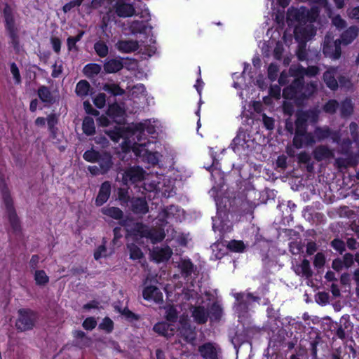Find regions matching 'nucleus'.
Returning a JSON list of instances; mask_svg holds the SVG:
<instances>
[{
    "instance_id": "1",
    "label": "nucleus",
    "mask_w": 359,
    "mask_h": 359,
    "mask_svg": "<svg viewBox=\"0 0 359 359\" xmlns=\"http://www.w3.org/2000/svg\"><path fill=\"white\" fill-rule=\"evenodd\" d=\"M304 78L295 79L291 85L283 90V94L287 99H292L298 95L304 97L311 96L318 88V82L312 81L303 84Z\"/></svg>"
},
{
    "instance_id": "2",
    "label": "nucleus",
    "mask_w": 359,
    "mask_h": 359,
    "mask_svg": "<svg viewBox=\"0 0 359 359\" xmlns=\"http://www.w3.org/2000/svg\"><path fill=\"white\" fill-rule=\"evenodd\" d=\"M18 317L15 322L16 328L21 331L32 330L37 319L36 313L29 309H21L18 310Z\"/></svg>"
},
{
    "instance_id": "3",
    "label": "nucleus",
    "mask_w": 359,
    "mask_h": 359,
    "mask_svg": "<svg viewBox=\"0 0 359 359\" xmlns=\"http://www.w3.org/2000/svg\"><path fill=\"white\" fill-rule=\"evenodd\" d=\"M341 42L339 39L333 41L330 36H325L323 45V53L325 56L337 60L341 54Z\"/></svg>"
},
{
    "instance_id": "4",
    "label": "nucleus",
    "mask_w": 359,
    "mask_h": 359,
    "mask_svg": "<svg viewBox=\"0 0 359 359\" xmlns=\"http://www.w3.org/2000/svg\"><path fill=\"white\" fill-rule=\"evenodd\" d=\"M236 299V309L238 313H244L248 311L249 306L253 303H259V297L253 296L250 293H236L234 294Z\"/></svg>"
},
{
    "instance_id": "5",
    "label": "nucleus",
    "mask_w": 359,
    "mask_h": 359,
    "mask_svg": "<svg viewBox=\"0 0 359 359\" xmlns=\"http://www.w3.org/2000/svg\"><path fill=\"white\" fill-rule=\"evenodd\" d=\"M198 353L203 359H219L222 350L215 342H206L198 346Z\"/></svg>"
},
{
    "instance_id": "6",
    "label": "nucleus",
    "mask_w": 359,
    "mask_h": 359,
    "mask_svg": "<svg viewBox=\"0 0 359 359\" xmlns=\"http://www.w3.org/2000/svg\"><path fill=\"white\" fill-rule=\"evenodd\" d=\"M3 198L10 224L14 231H18L20 229V224L17 214L13 207L12 199L7 193L4 194Z\"/></svg>"
},
{
    "instance_id": "7",
    "label": "nucleus",
    "mask_w": 359,
    "mask_h": 359,
    "mask_svg": "<svg viewBox=\"0 0 359 359\" xmlns=\"http://www.w3.org/2000/svg\"><path fill=\"white\" fill-rule=\"evenodd\" d=\"M212 229L215 231L226 232L231 229L228 215L225 210H218L212 217Z\"/></svg>"
},
{
    "instance_id": "8",
    "label": "nucleus",
    "mask_w": 359,
    "mask_h": 359,
    "mask_svg": "<svg viewBox=\"0 0 359 359\" xmlns=\"http://www.w3.org/2000/svg\"><path fill=\"white\" fill-rule=\"evenodd\" d=\"M314 135L318 142L330 137L333 142L339 143L340 135L339 131H333L328 126L316 127L314 130Z\"/></svg>"
},
{
    "instance_id": "9",
    "label": "nucleus",
    "mask_w": 359,
    "mask_h": 359,
    "mask_svg": "<svg viewBox=\"0 0 359 359\" xmlns=\"http://www.w3.org/2000/svg\"><path fill=\"white\" fill-rule=\"evenodd\" d=\"M115 13L120 18H128L136 15L133 4L126 0H118L114 5Z\"/></svg>"
},
{
    "instance_id": "10",
    "label": "nucleus",
    "mask_w": 359,
    "mask_h": 359,
    "mask_svg": "<svg viewBox=\"0 0 359 359\" xmlns=\"http://www.w3.org/2000/svg\"><path fill=\"white\" fill-rule=\"evenodd\" d=\"M144 171L140 167H131L124 172L122 181L124 184H133L144 178Z\"/></svg>"
},
{
    "instance_id": "11",
    "label": "nucleus",
    "mask_w": 359,
    "mask_h": 359,
    "mask_svg": "<svg viewBox=\"0 0 359 359\" xmlns=\"http://www.w3.org/2000/svg\"><path fill=\"white\" fill-rule=\"evenodd\" d=\"M178 332L180 336L187 342H193L196 338V332L194 328L191 327L188 320L185 318H181L180 320V327Z\"/></svg>"
},
{
    "instance_id": "12",
    "label": "nucleus",
    "mask_w": 359,
    "mask_h": 359,
    "mask_svg": "<svg viewBox=\"0 0 359 359\" xmlns=\"http://www.w3.org/2000/svg\"><path fill=\"white\" fill-rule=\"evenodd\" d=\"M3 16L5 21L6 29L8 32L18 31L15 24L14 11L8 4L5 5L3 11Z\"/></svg>"
},
{
    "instance_id": "13",
    "label": "nucleus",
    "mask_w": 359,
    "mask_h": 359,
    "mask_svg": "<svg viewBox=\"0 0 359 359\" xmlns=\"http://www.w3.org/2000/svg\"><path fill=\"white\" fill-rule=\"evenodd\" d=\"M129 208L135 214L144 215L149 211L147 202L143 198H132L130 201Z\"/></svg>"
},
{
    "instance_id": "14",
    "label": "nucleus",
    "mask_w": 359,
    "mask_h": 359,
    "mask_svg": "<svg viewBox=\"0 0 359 359\" xmlns=\"http://www.w3.org/2000/svg\"><path fill=\"white\" fill-rule=\"evenodd\" d=\"M290 72L297 78H303L304 76H315L319 73V68L316 66H309L304 68L302 66L291 67Z\"/></svg>"
},
{
    "instance_id": "15",
    "label": "nucleus",
    "mask_w": 359,
    "mask_h": 359,
    "mask_svg": "<svg viewBox=\"0 0 359 359\" xmlns=\"http://www.w3.org/2000/svg\"><path fill=\"white\" fill-rule=\"evenodd\" d=\"M313 156L317 161H322L334 158V154L327 146L319 145L313 149Z\"/></svg>"
},
{
    "instance_id": "16",
    "label": "nucleus",
    "mask_w": 359,
    "mask_h": 359,
    "mask_svg": "<svg viewBox=\"0 0 359 359\" xmlns=\"http://www.w3.org/2000/svg\"><path fill=\"white\" fill-rule=\"evenodd\" d=\"M359 28L357 26H351L340 36V39H338L341 44L347 46L351 43L358 36Z\"/></svg>"
},
{
    "instance_id": "17",
    "label": "nucleus",
    "mask_w": 359,
    "mask_h": 359,
    "mask_svg": "<svg viewBox=\"0 0 359 359\" xmlns=\"http://www.w3.org/2000/svg\"><path fill=\"white\" fill-rule=\"evenodd\" d=\"M142 236L149 239L152 243L161 242L165 237L163 231L161 229H147L142 231Z\"/></svg>"
},
{
    "instance_id": "18",
    "label": "nucleus",
    "mask_w": 359,
    "mask_h": 359,
    "mask_svg": "<svg viewBox=\"0 0 359 359\" xmlns=\"http://www.w3.org/2000/svg\"><path fill=\"white\" fill-rule=\"evenodd\" d=\"M115 47L121 53H129L137 50L139 44L135 40H120L115 44Z\"/></svg>"
},
{
    "instance_id": "19",
    "label": "nucleus",
    "mask_w": 359,
    "mask_h": 359,
    "mask_svg": "<svg viewBox=\"0 0 359 359\" xmlns=\"http://www.w3.org/2000/svg\"><path fill=\"white\" fill-rule=\"evenodd\" d=\"M143 297L147 300H152L156 303L163 301V294L156 286H149L142 292Z\"/></svg>"
},
{
    "instance_id": "20",
    "label": "nucleus",
    "mask_w": 359,
    "mask_h": 359,
    "mask_svg": "<svg viewBox=\"0 0 359 359\" xmlns=\"http://www.w3.org/2000/svg\"><path fill=\"white\" fill-rule=\"evenodd\" d=\"M172 250L169 247L165 248H154L151 252L154 259L157 262L167 261L172 255Z\"/></svg>"
},
{
    "instance_id": "21",
    "label": "nucleus",
    "mask_w": 359,
    "mask_h": 359,
    "mask_svg": "<svg viewBox=\"0 0 359 359\" xmlns=\"http://www.w3.org/2000/svg\"><path fill=\"white\" fill-rule=\"evenodd\" d=\"M111 194V184L109 182L102 184L98 195L96 198V205L98 206L104 204L109 198Z\"/></svg>"
},
{
    "instance_id": "22",
    "label": "nucleus",
    "mask_w": 359,
    "mask_h": 359,
    "mask_svg": "<svg viewBox=\"0 0 359 359\" xmlns=\"http://www.w3.org/2000/svg\"><path fill=\"white\" fill-rule=\"evenodd\" d=\"M337 68L330 67L323 74V79L327 87L332 90H335L338 87V83L335 79Z\"/></svg>"
},
{
    "instance_id": "23",
    "label": "nucleus",
    "mask_w": 359,
    "mask_h": 359,
    "mask_svg": "<svg viewBox=\"0 0 359 359\" xmlns=\"http://www.w3.org/2000/svg\"><path fill=\"white\" fill-rule=\"evenodd\" d=\"M178 268L184 278L191 276L196 270V267L189 259H181L178 263Z\"/></svg>"
},
{
    "instance_id": "24",
    "label": "nucleus",
    "mask_w": 359,
    "mask_h": 359,
    "mask_svg": "<svg viewBox=\"0 0 359 359\" xmlns=\"http://www.w3.org/2000/svg\"><path fill=\"white\" fill-rule=\"evenodd\" d=\"M191 312L192 316L197 323L204 324L207 322L209 313L203 306L193 307Z\"/></svg>"
},
{
    "instance_id": "25",
    "label": "nucleus",
    "mask_w": 359,
    "mask_h": 359,
    "mask_svg": "<svg viewBox=\"0 0 359 359\" xmlns=\"http://www.w3.org/2000/svg\"><path fill=\"white\" fill-rule=\"evenodd\" d=\"M295 273L306 278H309L313 275V271L311 269L310 262L308 259H303L301 264L294 266Z\"/></svg>"
},
{
    "instance_id": "26",
    "label": "nucleus",
    "mask_w": 359,
    "mask_h": 359,
    "mask_svg": "<svg viewBox=\"0 0 359 359\" xmlns=\"http://www.w3.org/2000/svg\"><path fill=\"white\" fill-rule=\"evenodd\" d=\"M137 141L135 142L133 146V151L137 156L142 157L144 159V158L149 152V150L146 147L147 144H149V142H142L141 136L139 137L138 135H137Z\"/></svg>"
},
{
    "instance_id": "27",
    "label": "nucleus",
    "mask_w": 359,
    "mask_h": 359,
    "mask_svg": "<svg viewBox=\"0 0 359 359\" xmlns=\"http://www.w3.org/2000/svg\"><path fill=\"white\" fill-rule=\"evenodd\" d=\"M123 67L121 59L114 58L107 60L104 65V69L107 73H115Z\"/></svg>"
},
{
    "instance_id": "28",
    "label": "nucleus",
    "mask_w": 359,
    "mask_h": 359,
    "mask_svg": "<svg viewBox=\"0 0 359 359\" xmlns=\"http://www.w3.org/2000/svg\"><path fill=\"white\" fill-rule=\"evenodd\" d=\"M37 95L41 102L46 104H51L55 102L52 93L48 87L46 86H41L39 88Z\"/></svg>"
},
{
    "instance_id": "29",
    "label": "nucleus",
    "mask_w": 359,
    "mask_h": 359,
    "mask_svg": "<svg viewBox=\"0 0 359 359\" xmlns=\"http://www.w3.org/2000/svg\"><path fill=\"white\" fill-rule=\"evenodd\" d=\"M170 326L171 325L166 323H158L154 326L153 330L156 332L168 338L174 334V328L170 327Z\"/></svg>"
},
{
    "instance_id": "30",
    "label": "nucleus",
    "mask_w": 359,
    "mask_h": 359,
    "mask_svg": "<svg viewBox=\"0 0 359 359\" xmlns=\"http://www.w3.org/2000/svg\"><path fill=\"white\" fill-rule=\"evenodd\" d=\"M82 128L86 135L89 136L95 134V126L93 118L90 116L85 117L83 121Z\"/></svg>"
},
{
    "instance_id": "31",
    "label": "nucleus",
    "mask_w": 359,
    "mask_h": 359,
    "mask_svg": "<svg viewBox=\"0 0 359 359\" xmlns=\"http://www.w3.org/2000/svg\"><path fill=\"white\" fill-rule=\"evenodd\" d=\"M102 212L114 219H121L123 218V211L116 207H108L102 209Z\"/></svg>"
},
{
    "instance_id": "32",
    "label": "nucleus",
    "mask_w": 359,
    "mask_h": 359,
    "mask_svg": "<svg viewBox=\"0 0 359 359\" xmlns=\"http://www.w3.org/2000/svg\"><path fill=\"white\" fill-rule=\"evenodd\" d=\"M90 89V83L86 80H81L76 84L75 92L78 96L83 97L88 95Z\"/></svg>"
},
{
    "instance_id": "33",
    "label": "nucleus",
    "mask_w": 359,
    "mask_h": 359,
    "mask_svg": "<svg viewBox=\"0 0 359 359\" xmlns=\"http://www.w3.org/2000/svg\"><path fill=\"white\" fill-rule=\"evenodd\" d=\"M108 115L115 118L116 121L119 122L124 115V111L117 104H113L108 109Z\"/></svg>"
},
{
    "instance_id": "34",
    "label": "nucleus",
    "mask_w": 359,
    "mask_h": 359,
    "mask_svg": "<svg viewBox=\"0 0 359 359\" xmlns=\"http://www.w3.org/2000/svg\"><path fill=\"white\" fill-rule=\"evenodd\" d=\"M101 71V66L97 64H88L83 68V73L88 77H94Z\"/></svg>"
},
{
    "instance_id": "35",
    "label": "nucleus",
    "mask_w": 359,
    "mask_h": 359,
    "mask_svg": "<svg viewBox=\"0 0 359 359\" xmlns=\"http://www.w3.org/2000/svg\"><path fill=\"white\" fill-rule=\"evenodd\" d=\"M306 130L307 121L301 114H299L295 121V133H304Z\"/></svg>"
},
{
    "instance_id": "36",
    "label": "nucleus",
    "mask_w": 359,
    "mask_h": 359,
    "mask_svg": "<svg viewBox=\"0 0 359 359\" xmlns=\"http://www.w3.org/2000/svg\"><path fill=\"white\" fill-rule=\"evenodd\" d=\"M103 90L111 93L113 95H123L125 90L122 89L118 85L115 83H106L103 86Z\"/></svg>"
},
{
    "instance_id": "37",
    "label": "nucleus",
    "mask_w": 359,
    "mask_h": 359,
    "mask_svg": "<svg viewBox=\"0 0 359 359\" xmlns=\"http://www.w3.org/2000/svg\"><path fill=\"white\" fill-rule=\"evenodd\" d=\"M341 114L342 116H348L353 111V105L349 99H346L341 104Z\"/></svg>"
},
{
    "instance_id": "38",
    "label": "nucleus",
    "mask_w": 359,
    "mask_h": 359,
    "mask_svg": "<svg viewBox=\"0 0 359 359\" xmlns=\"http://www.w3.org/2000/svg\"><path fill=\"white\" fill-rule=\"evenodd\" d=\"M127 248L130 252V258L132 259H140L143 257L140 248L134 243L128 244Z\"/></svg>"
},
{
    "instance_id": "39",
    "label": "nucleus",
    "mask_w": 359,
    "mask_h": 359,
    "mask_svg": "<svg viewBox=\"0 0 359 359\" xmlns=\"http://www.w3.org/2000/svg\"><path fill=\"white\" fill-rule=\"evenodd\" d=\"M297 56L299 60L304 61L308 59V50L306 48V43L304 41L299 42L296 50Z\"/></svg>"
},
{
    "instance_id": "40",
    "label": "nucleus",
    "mask_w": 359,
    "mask_h": 359,
    "mask_svg": "<svg viewBox=\"0 0 359 359\" xmlns=\"http://www.w3.org/2000/svg\"><path fill=\"white\" fill-rule=\"evenodd\" d=\"M210 318L212 320H219L222 314V309L221 306L217 304L214 303L208 312Z\"/></svg>"
},
{
    "instance_id": "41",
    "label": "nucleus",
    "mask_w": 359,
    "mask_h": 359,
    "mask_svg": "<svg viewBox=\"0 0 359 359\" xmlns=\"http://www.w3.org/2000/svg\"><path fill=\"white\" fill-rule=\"evenodd\" d=\"M94 49L97 54L102 57H106L108 55V46L103 41H98L95 43Z\"/></svg>"
},
{
    "instance_id": "42",
    "label": "nucleus",
    "mask_w": 359,
    "mask_h": 359,
    "mask_svg": "<svg viewBox=\"0 0 359 359\" xmlns=\"http://www.w3.org/2000/svg\"><path fill=\"white\" fill-rule=\"evenodd\" d=\"M129 29L133 34H137L144 32L146 27L143 22L134 20L130 24Z\"/></svg>"
},
{
    "instance_id": "43",
    "label": "nucleus",
    "mask_w": 359,
    "mask_h": 359,
    "mask_svg": "<svg viewBox=\"0 0 359 359\" xmlns=\"http://www.w3.org/2000/svg\"><path fill=\"white\" fill-rule=\"evenodd\" d=\"M165 317L169 322H175L178 318V313L176 309L173 306H168L165 307Z\"/></svg>"
},
{
    "instance_id": "44",
    "label": "nucleus",
    "mask_w": 359,
    "mask_h": 359,
    "mask_svg": "<svg viewBox=\"0 0 359 359\" xmlns=\"http://www.w3.org/2000/svg\"><path fill=\"white\" fill-rule=\"evenodd\" d=\"M34 279L36 280V283L40 285H46L49 280L48 277L43 270L36 271Z\"/></svg>"
},
{
    "instance_id": "45",
    "label": "nucleus",
    "mask_w": 359,
    "mask_h": 359,
    "mask_svg": "<svg viewBox=\"0 0 359 359\" xmlns=\"http://www.w3.org/2000/svg\"><path fill=\"white\" fill-rule=\"evenodd\" d=\"M300 114L307 121H310L311 123H316L318 120L319 111L309 110Z\"/></svg>"
},
{
    "instance_id": "46",
    "label": "nucleus",
    "mask_w": 359,
    "mask_h": 359,
    "mask_svg": "<svg viewBox=\"0 0 359 359\" xmlns=\"http://www.w3.org/2000/svg\"><path fill=\"white\" fill-rule=\"evenodd\" d=\"M228 248L231 251H233L236 252H241L245 250V245L244 243L241 241L233 240L229 243Z\"/></svg>"
},
{
    "instance_id": "47",
    "label": "nucleus",
    "mask_w": 359,
    "mask_h": 359,
    "mask_svg": "<svg viewBox=\"0 0 359 359\" xmlns=\"http://www.w3.org/2000/svg\"><path fill=\"white\" fill-rule=\"evenodd\" d=\"M330 245L340 255H342L346 250L345 243L339 238H334L332 240L330 243Z\"/></svg>"
},
{
    "instance_id": "48",
    "label": "nucleus",
    "mask_w": 359,
    "mask_h": 359,
    "mask_svg": "<svg viewBox=\"0 0 359 359\" xmlns=\"http://www.w3.org/2000/svg\"><path fill=\"white\" fill-rule=\"evenodd\" d=\"M97 161L99 163V169L101 171V174L107 172L111 165V162L109 156L103 158H100L99 161Z\"/></svg>"
},
{
    "instance_id": "49",
    "label": "nucleus",
    "mask_w": 359,
    "mask_h": 359,
    "mask_svg": "<svg viewBox=\"0 0 359 359\" xmlns=\"http://www.w3.org/2000/svg\"><path fill=\"white\" fill-rule=\"evenodd\" d=\"M146 88L143 84H137L134 86L130 90L131 96L138 97L140 95H146Z\"/></svg>"
},
{
    "instance_id": "50",
    "label": "nucleus",
    "mask_w": 359,
    "mask_h": 359,
    "mask_svg": "<svg viewBox=\"0 0 359 359\" xmlns=\"http://www.w3.org/2000/svg\"><path fill=\"white\" fill-rule=\"evenodd\" d=\"M100 154L99 152L92 149L86 151L83 154V158L89 162H96L100 159Z\"/></svg>"
},
{
    "instance_id": "51",
    "label": "nucleus",
    "mask_w": 359,
    "mask_h": 359,
    "mask_svg": "<svg viewBox=\"0 0 359 359\" xmlns=\"http://www.w3.org/2000/svg\"><path fill=\"white\" fill-rule=\"evenodd\" d=\"M136 129L137 131L140 132V134L137 135L138 136L144 131H147L149 134H154L155 133L154 127L153 126H150L147 123H139L136 126Z\"/></svg>"
},
{
    "instance_id": "52",
    "label": "nucleus",
    "mask_w": 359,
    "mask_h": 359,
    "mask_svg": "<svg viewBox=\"0 0 359 359\" xmlns=\"http://www.w3.org/2000/svg\"><path fill=\"white\" fill-rule=\"evenodd\" d=\"M339 107V104L336 100H332L328 101L323 107L325 112L329 114H334L337 109Z\"/></svg>"
},
{
    "instance_id": "53",
    "label": "nucleus",
    "mask_w": 359,
    "mask_h": 359,
    "mask_svg": "<svg viewBox=\"0 0 359 359\" xmlns=\"http://www.w3.org/2000/svg\"><path fill=\"white\" fill-rule=\"evenodd\" d=\"M304 133H295L293 138V145L297 149H301L304 147Z\"/></svg>"
},
{
    "instance_id": "54",
    "label": "nucleus",
    "mask_w": 359,
    "mask_h": 359,
    "mask_svg": "<svg viewBox=\"0 0 359 359\" xmlns=\"http://www.w3.org/2000/svg\"><path fill=\"white\" fill-rule=\"evenodd\" d=\"M332 23L339 29H342L347 25L346 22L339 15H337L332 18Z\"/></svg>"
},
{
    "instance_id": "55",
    "label": "nucleus",
    "mask_w": 359,
    "mask_h": 359,
    "mask_svg": "<svg viewBox=\"0 0 359 359\" xmlns=\"http://www.w3.org/2000/svg\"><path fill=\"white\" fill-rule=\"evenodd\" d=\"M325 263V257L323 253L318 252L313 259V265L315 267L320 269L322 268Z\"/></svg>"
},
{
    "instance_id": "56",
    "label": "nucleus",
    "mask_w": 359,
    "mask_h": 359,
    "mask_svg": "<svg viewBox=\"0 0 359 359\" xmlns=\"http://www.w3.org/2000/svg\"><path fill=\"white\" fill-rule=\"evenodd\" d=\"M344 266L346 269L351 267L354 264V256L351 253H345L342 257Z\"/></svg>"
},
{
    "instance_id": "57",
    "label": "nucleus",
    "mask_w": 359,
    "mask_h": 359,
    "mask_svg": "<svg viewBox=\"0 0 359 359\" xmlns=\"http://www.w3.org/2000/svg\"><path fill=\"white\" fill-rule=\"evenodd\" d=\"M47 122L49 130L51 133H55V126L58 122L57 116L55 114H51L47 117Z\"/></svg>"
},
{
    "instance_id": "58",
    "label": "nucleus",
    "mask_w": 359,
    "mask_h": 359,
    "mask_svg": "<svg viewBox=\"0 0 359 359\" xmlns=\"http://www.w3.org/2000/svg\"><path fill=\"white\" fill-rule=\"evenodd\" d=\"M94 104L99 109H102L105 106L106 95L104 93H99L93 100Z\"/></svg>"
},
{
    "instance_id": "59",
    "label": "nucleus",
    "mask_w": 359,
    "mask_h": 359,
    "mask_svg": "<svg viewBox=\"0 0 359 359\" xmlns=\"http://www.w3.org/2000/svg\"><path fill=\"white\" fill-rule=\"evenodd\" d=\"M278 72V67L276 65L271 63L268 68V77L273 81L276 79Z\"/></svg>"
},
{
    "instance_id": "60",
    "label": "nucleus",
    "mask_w": 359,
    "mask_h": 359,
    "mask_svg": "<svg viewBox=\"0 0 359 359\" xmlns=\"http://www.w3.org/2000/svg\"><path fill=\"white\" fill-rule=\"evenodd\" d=\"M245 144V139L241 137V135H238L233 140V142L231 143V147L236 151V150L239 149V147H243Z\"/></svg>"
},
{
    "instance_id": "61",
    "label": "nucleus",
    "mask_w": 359,
    "mask_h": 359,
    "mask_svg": "<svg viewBox=\"0 0 359 359\" xmlns=\"http://www.w3.org/2000/svg\"><path fill=\"white\" fill-rule=\"evenodd\" d=\"M346 14L349 18L359 20V6L348 8Z\"/></svg>"
},
{
    "instance_id": "62",
    "label": "nucleus",
    "mask_w": 359,
    "mask_h": 359,
    "mask_svg": "<svg viewBox=\"0 0 359 359\" xmlns=\"http://www.w3.org/2000/svg\"><path fill=\"white\" fill-rule=\"evenodd\" d=\"M105 133L115 142H118L120 138L121 137V134L120 131V128H116L115 130H106Z\"/></svg>"
},
{
    "instance_id": "63",
    "label": "nucleus",
    "mask_w": 359,
    "mask_h": 359,
    "mask_svg": "<svg viewBox=\"0 0 359 359\" xmlns=\"http://www.w3.org/2000/svg\"><path fill=\"white\" fill-rule=\"evenodd\" d=\"M329 294L325 292H318L316 295V302L319 304L325 305L329 302Z\"/></svg>"
},
{
    "instance_id": "64",
    "label": "nucleus",
    "mask_w": 359,
    "mask_h": 359,
    "mask_svg": "<svg viewBox=\"0 0 359 359\" xmlns=\"http://www.w3.org/2000/svg\"><path fill=\"white\" fill-rule=\"evenodd\" d=\"M303 245L300 242L294 241L290 244V251L293 255H299L302 250Z\"/></svg>"
}]
</instances>
